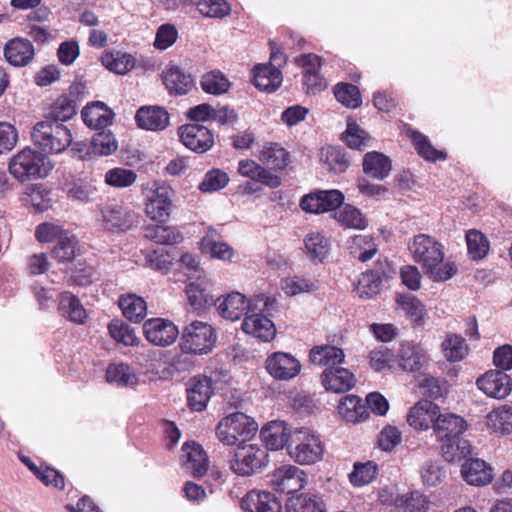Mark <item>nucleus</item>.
<instances>
[{
    "label": "nucleus",
    "mask_w": 512,
    "mask_h": 512,
    "mask_svg": "<svg viewBox=\"0 0 512 512\" xmlns=\"http://www.w3.org/2000/svg\"><path fill=\"white\" fill-rule=\"evenodd\" d=\"M78 252L77 238L70 232H67L57 241L53 249V257L60 263L71 262Z\"/></svg>",
    "instance_id": "a19ab883"
},
{
    "label": "nucleus",
    "mask_w": 512,
    "mask_h": 512,
    "mask_svg": "<svg viewBox=\"0 0 512 512\" xmlns=\"http://www.w3.org/2000/svg\"><path fill=\"white\" fill-rule=\"evenodd\" d=\"M287 512H326V505L319 494L292 496L286 503Z\"/></svg>",
    "instance_id": "f704fd0d"
},
{
    "label": "nucleus",
    "mask_w": 512,
    "mask_h": 512,
    "mask_svg": "<svg viewBox=\"0 0 512 512\" xmlns=\"http://www.w3.org/2000/svg\"><path fill=\"white\" fill-rule=\"evenodd\" d=\"M108 331L116 342L125 346H135L139 343L135 330L120 319L112 320L108 325Z\"/></svg>",
    "instance_id": "49530a36"
},
{
    "label": "nucleus",
    "mask_w": 512,
    "mask_h": 512,
    "mask_svg": "<svg viewBox=\"0 0 512 512\" xmlns=\"http://www.w3.org/2000/svg\"><path fill=\"white\" fill-rule=\"evenodd\" d=\"M143 333L151 344L160 347L173 344L179 335L177 326L164 318H152L145 321Z\"/></svg>",
    "instance_id": "f8f14e48"
},
{
    "label": "nucleus",
    "mask_w": 512,
    "mask_h": 512,
    "mask_svg": "<svg viewBox=\"0 0 512 512\" xmlns=\"http://www.w3.org/2000/svg\"><path fill=\"white\" fill-rule=\"evenodd\" d=\"M258 430L253 418L242 413H231L222 418L216 426L217 439L224 445H241L250 439Z\"/></svg>",
    "instance_id": "20e7f679"
},
{
    "label": "nucleus",
    "mask_w": 512,
    "mask_h": 512,
    "mask_svg": "<svg viewBox=\"0 0 512 512\" xmlns=\"http://www.w3.org/2000/svg\"><path fill=\"white\" fill-rule=\"evenodd\" d=\"M335 218L342 226L347 228L362 230L368 226L366 217L352 205L343 206L335 213Z\"/></svg>",
    "instance_id": "a18cd8bd"
},
{
    "label": "nucleus",
    "mask_w": 512,
    "mask_h": 512,
    "mask_svg": "<svg viewBox=\"0 0 512 512\" xmlns=\"http://www.w3.org/2000/svg\"><path fill=\"white\" fill-rule=\"evenodd\" d=\"M342 138L349 148L356 150L364 149L369 143L368 134L355 122L347 123V128L343 133Z\"/></svg>",
    "instance_id": "052dcab7"
},
{
    "label": "nucleus",
    "mask_w": 512,
    "mask_h": 512,
    "mask_svg": "<svg viewBox=\"0 0 512 512\" xmlns=\"http://www.w3.org/2000/svg\"><path fill=\"white\" fill-rule=\"evenodd\" d=\"M335 98L344 106L357 108L361 105V95L357 86L349 83H339L334 88Z\"/></svg>",
    "instance_id": "13d9d810"
},
{
    "label": "nucleus",
    "mask_w": 512,
    "mask_h": 512,
    "mask_svg": "<svg viewBox=\"0 0 512 512\" xmlns=\"http://www.w3.org/2000/svg\"><path fill=\"white\" fill-rule=\"evenodd\" d=\"M59 311L67 320L75 324H83L87 312L78 297L70 292H63L59 298Z\"/></svg>",
    "instance_id": "72a5a7b5"
},
{
    "label": "nucleus",
    "mask_w": 512,
    "mask_h": 512,
    "mask_svg": "<svg viewBox=\"0 0 512 512\" xmlns=\"http://www.w3.org/2000/svg\"><path fill=\"white\" fill-rule=\"evenodd\" d=\"M322 160L328 166V169L334 173L345 172L350 165L345 151L334 146L322 149Z\"/></svg>",
    "instance_id": "de8ad7c7"
},
{
    "label": "nucleus",
    "mask_w": 512,
    "mask_h": 512,
    "mask_svg": "<svg viewBox=\"0 0 512 512\" xmlns=\"http://www.w3.org/2000/svg\"><path fill=\"white\" fill-rule=\"evenodd\" d=\"M137 174L130 169L113 168L106 172L105 183L116 188H126L135 183Z\"/></svg>",
    "instance_id": "680f3d73"
},
{
    "label": "nucleus",
    "mask_w": 512,
    "mask_h": 512,
    "mask_svg": "<svg viewBox=\"0 0 512 512\" xmlns=\"http://www.w3.org/2000/svg\"><path fill=\"white\" fill-rule=\"evenodd\" d=\"M31 139L43 155L44 153L58 154L69 147L72 142V134L63 123L44 119L33 126Z\"/></svg>",
    "instance_id": "7ed1b4c3"
},
{
    "label": "nucleus",
    "mask_w": 512,
    "mask_h": 512,
    "mask_svg": "<svg viewBox=\"0 0 512 512\" xmlns=\"http://www.w3.org/2000/svg\"><path fill=\"white\" fill-rule=\"evenodd\" d=\"M304 244L307 254L313 259L322 260L329 252V241L319 232L308 234Z\"/></svg>",
    "instance_id": "4d7b16f0"
},
{
    "label": "nucleus",
    "mask_w": 512,
    "mask_h": 512,
    "mask_svg": "<svg viewBox=\"0 0 512 512\" xmlns=\"http://www.w3.org/2000/svg\"><path fill=\"white\" fill-rule=\"evenodd\" d=\"M322 384L326 390L335 393H344L350 390L355 384V377L348 369L336 367L331 370L325 369L321 375Z\"/></svg>",
    "instance_id": "a878e982"
},
{
    "label": "nucleus",
    "mask_w": 512,
    "mask_h": 512,
    "mask_svg": "<svg viewBox=\"0 0 512 512\" xmlns=\"http://www.w3.org/2000/svg\"><path fill=\"white\" fill-rule=\"evenodd\" d=\"M74 115H76V102L67 96H60L51 106L45 119L63 123Z\"/></svg>",
    "instance_id": "37998d69"
},
{
    "label": "nucleus",
    "mask_w": 512,
    "mask_h": 512,
    "mask_svg": "<svg viewBox=\"0 0 512 512\" xmlns=\"http://www.w3.org/2000/svg\"><path fill=\"white\" fill-rule=\"evenodd\" d=\"M201 87L206 93L218 95L228 91L230 82L221 72L212 71L203 75Z\"/></svg>",
    "instance_id": "bf43d9fd"
},
{
    "label": "nucleus",
    "mask_w": 512,
    "mask_h": 512,
    "mask_svg": "<svg viewBox=\"0 0 512 512\" xmlns=\"http://www.w3.org/2000/svg\"><path fill=\"white\" fill-rule=\"evenodd\" d=\"M4 55L13 66H26L34 57V46L28 39L14 38L5 45Z\"/></svg>",
    "instance_id": "b1692460"
},
{
    "label": "nucleus",
    "mask_w": 512,
    "mask_h": 512,
    "mask_svg": "<svg viewBox=\"0 0 512 512\" xmlns=\"http://www.w3.org/2000/svg\"><path fill=\"white\" fill-rule=\"evenodd\" d=\"M268 373L279 380H289L300 373L301 364L291 354L275 352L265 362Z\"/></svg>",
    "instance_id": "4468645a"
},
{
    "label": "nucleus",
    "mask_w": 512,
    "mask_h": 512,
    "mask_svg": "<svg viewBox=\"0 0 512 512\" xmlns=\"http://www.w3.org/2000/svg\"><path fill=\"white\" fill-rule=\"evenodd\" d=\"M322 441L309 428L294 429L290 435L289 456L301 465H311L322 459Z\"/></svg>",
    "instance_id": "39448f33"
},
{
    "label": "nucleus",
    "mask_w": 512,
    "mask_h": 512,
    "mask_svg": "<svg viewBox=\"0 0 512 512\" xmlns=\"http://www.w3.org/2000/svg\"><path fill=\"white\" fill-rule=\"evenodd\" d=\"M477 386L486 395L496 399H503L512 390V380L503 371L490 370L478 378Z\"/></svg>",
    "instance_id": "dca6fc26"
},
{
    "label": "nucleus",
    "mask_w": 512,
    "mask_h": 512,
    "mask_svg": "<svg viewBox=\"0 0 512 512\" xmlns=\"http://www.w3.org/2000/svg\"><path fill=\"white\" fill-rule=\"evenodd\" d=\"M391 169L390 158L382 153L368 152L363 158V171L372 178L383 180L389 175Z\"/></svg>",
    "instance_id": "473e14b6"
},
{
    "label": "nucleus",
    "mask_w": 512,
    "mask_h": 512,
    "mask_svg": "<svg viewBox=\"0 0 512 512\" xmlns=\"http://www.w3.org/2000/svg\"><path fill=\"white\" fill-rule=\"evenodd\" d=\"M378 474V466L373 461L355 463L353 471L349 474L350 482L357 487L370 484Z\"/></svg>",
    "instance_id": "8fccbe9b"
},
{
    "label": "nucleus",
    "mask_w": 512,
    "mask_h": 512,
    "mask_svg": "<svg viewBox=\"0 0 512 512\" xmlns=\"http://www.w3.org/2000/svg\"><path fill=\"white\" fill-rule=\"evenodd\" d=\"M282 289L289 296L311 292L318 289V281L301 277H290L282 281Z\"/></svg>",
    "instance_id": "e2e57ef3"
},
{
    "label": "nucleus",
    "mask_w": 512,
    "mask_h": 512,
    "mask_svg": "<svg viewBox=\"0 0 512 512\" xmlns=\"http://www.w3.org/2000/svg\"><path fill=\"white\" fill-rule=\"evenodd\" d=\"M219 314L228 320L236 321L247 312H252V304L239 292H232L225 297H219L215 301Z\"/></svg>",
    "instance_id": "6ab92c4d"
},
{
    "label": "nucleus",
    "mask_w": 512,
    "mask_h": 512,
    "mask_svg": "<svg viewBox=\"0 0 512 512\" xmlns=\"http://www.w3.org/2000/svg\"><path fill=\"white\" fill-rule=\"evenodd\" d=\"M253 82L258 89L273 92L281 85L282 74L272 64L258 65L254 69Z\"/></svg>",
    "instance_id": "2f4dec72"
},
{
    "label": "nucleus",
    "mask_w": 512,
    "mask_h": 512,
    "mask_svg": "<svg viewBox=\"0 0 512 512\" xmlns=\"http://www.w3.org/2000/svg\"><path fill=\"white\" fill-rule=\"evenodd\" d=\"M186 294L191 307L197 311L215 303L214 296L208 292L207 282H190Z\"/></svg>",
    "instance_id": "58836bf2"
},
{
    "label": "nucleus",
    "mask_w": 512,
    "mask_h": 512,
    "mask_svg": "<svg viewBox=\"0 0 512 512\" xmlns=\"http://www.w3.org/2000/svg\"><path fill=\"white\" fill-rule=\"evenodd\" d=\"M84 123L95 130L105 129L111 124L113 112L102 102H93L81 112Z\"/></svg>",
    "instance_id": "cd10ccee"
},
{
    "label": "nucleus",
    "mask_w": 512,
    "mask_h": 512,
    "mask_svg": "<svg viewBox=\"0 0 512 512\" xmlns=\"http://www.w3.org/2000/svg\"><path fill=\"white\" fill-rule=\"evenodd\" d=\"M488 426L496 432L508 434L512 431V408L503 406L494 409L487 416Z\"/></svg>",
    "instance_id": "09e8293b"
},
{
    "label": "nucleus",
    "mask_w": 512,
    "mask_h": 512,
    "mask_svg": "<svg viewBox=\"0 0 512 512\" xmlns=\"http://www.w3.org/2000/svg\"><path fill=\"white\" fill-rule=\"evenodd\" d=\"M440 408L429 400L417 402L407 415L408 424L418 430H427L435 426Z\"/></svg>",
    "instance_id": "a211bd4d"
},
{
    "label": "nucleus",
    "mask_w": 512,
    "mask_h": 512,
    "mask_svg": "<svg viewBox=\"0 0 512 512\" xmlns=\"http://www.w3.org/2000/svg\"><path fill=\"white\" fill-rule=\"evenodd\" d=\"M247 512H280L281 504L277 497L266 491H250L241 501Z\"/></svg>",
    "instance_id": "5701e85b"
},
{
    "label": "nucleus",
    "mask_w": 512,
    "mask_h": 512,
    "mask_svg": "<svg viewBox=\"0 0 512 512\" xmlns=\"http://www.w3.org/2000/svg\"><path fill=\"white\" fill-rule=\"evenodd\" d=\"M271 484L276 491L293 493L305 485V473L296 466H282L271 477Z\"/></svg>",
    "instance_id": "f3484780"
},
{
    "label": "nucleus",
    "mask_w": 512,
    "mask_h": 512,
    "mask_svg": "<svg viewBox=\"0 0 512 512\" xmlns=\"http://www.w3.org/2000/svg\"><path fill=\"white\" fill-rule=\"evenodd\" d=\"M338 412L347 422L352 423L364 420L367 415L366 406L355 395L345 396L338 405Z\"/></svg>",
    "instance_id": "4c0bfd02"
},
{
    "label": "nucleus",
    "mask_w": 512,
    "mask_h": 512,
    "mask_svg": "<svg viewBox=\"0 0 512 512\" xmlns=\"http://www.w3.org/2000/svg\"><path fill=\"white\" fill-rule=\"evenodd\" d=\"M268 462L266 448L257 444H241L229 460V467L237 475L249 476L265 467Z\"/></svg>",
    "instance_id": "6e6552de"
},
{
    "label": "nucleus",
    "mask_w": 512,
    "mask_h": 512,
    "mask_svg": "<svg viewBox=\"0 0 512 512\" xmlns=\"http://www.w3.org/2000/svg\"><path fill=\"white\" fill-rule=\"evenodd\" d=\"M187 403L191 410L203 411L214 393L212 379L207 376H195L187 383Z\"/></svg>",
    "instance_id": "ddd939ff"
},
{
    "label": "nucleus",
    "mask_w": 512,
    "mask_h": 512,
    "mask_svg": "<svg viewBox=\"0 0 512 512\" xmlns=\"http://www.w3.org/2000/svg\"><path fill=\"white\" fill-rule=\"evenodd\" d=\"M410 137L414 142L415 148L418 154L429 161H436L438 159H444L445 156L442 152L436 150L428 139L417 131H412Z\"/></svg>",
    "instance_id": "69168bd1"
},
{
    "label": "nucleus",
    "mask_w": 512,
    "mask_h": 512,
    "mask_svg": "<svg viewBox=\"0 0 512 512\" xmlns=\"http://www.w3.org/2000/svg\"><path fill=\"white\" fill-rule=\"evenodd\" d=\"M123 315L130 321L138 323L144 319L147 312L146 302L136 295L123 296L119 300Z\"/></svg>",
    "instance_id": "ea45409f"
},
{
    "label": "nucleus",
    "mask_w": 512,
    "mask_h": 512,
    "mask_svg": "<svg viewBox=\"0 0 512 512\" xmlns=\"http://www.w3.org/2000/svg\"><path fill=\"white\" fill-rule=\"evenodd\" d=\"M96 220L103 230L111 232L127 231L137 222L135 213L117 202L103 204L99 208Z\"/></svg>",
    "instance_id": "9d476101"
},
{
    "label": "nucleus",
    "mask_w": 512,
    "mask_h": 512,
    "mask_svg": "<svg viewBox=\"0 0 512 512\" xmlns=\"http://www.w3.org/2000/svg\"><path fill=\"white\" fill-rule=\"evenodd\" d=\"M167 90L175 95L186 94L193 87V79L178 66H171L163 72Z\"/></svg>",
    "instance_id": "7c9ffc66"
},
{
    "label": "nucleus",
    "mask_w": 512,
    "mask_h": 512,
    "mask_svg": "<svg viewBox=\"0 0 512 512\" xmlns=\"http://www.w3.org/2000/svg\"><path fill=\"white\" fill-rule=\"evenodd\" d=\"M106 380L118 386H130L137 383V377L132 369L123 363L109 365Z\"/></svg>",
    "instance_id": "3c124183"
},
{
    "label": "nucleus",
    "mask_w": 512,
    "mask_h": 512,
    "mask_svg": "<svg viewBox=\"0 0 512 512\" xmlns=\"http://www.w3.org/2000/svg\"><path fill=\"white\" fill-rule=\"evenodd\" d=\"M421 478L425 485L436 486L445 478V471L440 461H426L421 468Z\"/></svg>",
    "instance_id": "774afa93"
},
{
    "label": "nucleus",
    "mask_w": 512,
    "mask_h": 512,
    "mask_svg": "<svg viewBox=\"0 0 512 512\" xmlns=\"http://www.w3.org/2000/svg\"><path fill=\"white\" fill-rule=\"evenodd\" d=\"M289 159V152L278 143L266 142L259 151V160L271 169L283 170Z\"/></svg>",
    "instance_id": "c756f323"
},
{
    "label": "nucleus",
    "mask_w": 512,
    "mask_h": 512,
    "mask_svg": "<svg viewBox=\"0 0 512 512\" xmlns=\"http://www.w3.org/2000/svg\"><path fill=\"white\" fill-rule=\"evenodd\" d=\"M148 190L146 214L157 221H165L169 218L173 208L174 191L165 182L152 181L147 183Z\"/></svg>",
    "instance_id": "1a4fd4ad"
},
{
    "label": "nucleus",
    "mask_w": 512,
    "mask_h": 512,
    "mask_svg": "<svg viewBox=\"0 0 512 512\" xmlns=\"http://www.w3.org/2000/svg\"><path fill=\"white\" fill-rule=\"evenodd\" d=\"M145 237L164 245H173L182 240V235L175 228L165 225L148 226L145 230Z\"/></svg>",
    "instance_id": "c03bdc74"
},
{
    "label": "nucleus",
    "mask_w": 512,
    "mask_h": 512,
    "mask_svg": "<svg viewBox=\"0 0 512 512\" xmlns=\"http://www.w3.org/2000/svg\"><path fill=\"white\" fill-rule=\"evenodd\" d=\"M466 243L468 254L473 260H480L488 253V240L480 231H468L466 234Z\"/></svg>",
    "instance_id": "6e6d98bb"
},
{
    "label": "nucleus",
    "mask_w": 512,
    "mask_h": 512,
    "mask_svg": "<svg viewBox=\"0 0 512 512\" xmlns=\"http://www.w3.org/2000/svg\"><path fill=\"white\" fill-rule=\"evenodd\" d=\"M409 251L413 259L435 281L448 280L456 273V268L453 264H442L444 248L440 242L429 235H416L409 243Z\"/></svg>",
    "instance_id": "f257e3e1"
},
{
    "label": "nucleus",
    "mask_w": 512,
    "mask_h": 512,
    "mask_svg": "<svg viewBox=\"0 0 512 512\" xmlns=\"http://www.w3.org/2000/svg\"><path fill=\"white\" fill-rule=\"evenodd\" d=\"M466 429L467 423L462 417L439 413L433 430L447 461H459L470 453V444L462 438Z\"/></svg>",
    "instance_id": "f03ea898"
},
{
    "label": "nucleus",
    "mask_w": 512,
    "mask_h": 512,
    "mask_svg": "<svg viewBox=\"0 0 512 512\" xmlns=\"http://www.w3.org/2000/svg\"><path fill=\"white\" fill-rule=\"evenodd\" d=\"M445 357L449 361H460L468 353V346L465 339L460 335H449L442 343Z\"/></svg>",
    "instance_id": "864d4df0"
},
{
    "label": "nucleus",
    "mask_w": 512,
    "mask_h": 512,
    "mask_svg": "<svg viewBox=\"0 0 512 512\" xmlns=\"http://www.w3.org/2000/svg\"><path fill=\"white\" fill-rule=\"evenodd\" d=\"M182 143L190 150L197 153L208 151L214 144L211 131L200 124H187L180 128Z\"/></svg>",
    "instance_id": "2eb2a0df"
},
{
    "label": "nucleus",
    "mask_w": 512,
    "mask_h": 512,
    "mask_svg": "<svg viewBox=\"0 0 512 512\" xmlns=\"http://www.w3.org/2000/svg\"><path fill=\"white\" fill-rule=\"evenodd\" d=\"M461 474L468 484L475 486L486 485L493 479L491 467L480 459H468L462 465Z\"/></svg>",
    "instance_id": "bb28decb"
},
{
    "label": "nucleus",
    "mask_w": 512,
    "mask_h": 512,
    "mask_svg": "<svg viewBox=\"0 0 512 512\" xmlns=\"http://www.w3.org/2000/svg\"><path fill=\"white\" fill-rule=\"evenodd\" d=\"M424 355L420 347L404 344L400 350V365L404 370L417 371L421 368Z\"/></svg>",
    "instance_id": "5fc2aeb1"
},
{
    "label": "nucleus",
    "mask_w": 512,
    "mask_h": 512,
    "mask_svg": "<svg viewBox=\"0 0 512 512\" xmlns=\"http://www.w3.org/2000/svg\"><path fill=\"white\" fill-rule=\"evenodd\" d=\"M398 309L412 320L416 325L421 326L427 316L425 306L412 294H399L396 297Z\"/></svg>",
    "instance_id": "c9c22d12"
},
{
    "label": "nucleus",
    "mask_w": 512,
    "mask_h": 512,
    "mask_svg": "<svg viewBox=\"0 0 512 512\" xmlns=\"http://www.w3.org/2000/svg\"><path fill=\"white\" fill-rule=\"evenodd\" d=\"M135 120L142 129L159 131L169 125V114L161 106H143L136 112Z\"/></svg>",
    "instance_id": "4be33fe9"
},
{
    "label": "nucleus",
    "mask_w": 512,
    "mask_h": 512,
    "mask_svg": "<svg viewBox=\"0 0 512 512\" xmlns=\"http://www.w3.org/2000/svg\"><path fill=\"white\" fill-rule=\"evenodd\" d=\"M92 138V150L95 154L108 156L116 151L117 142L110 131L98 130Z\"/></svg>",
    "instance_id": "0e129e2a"
},
{
    "label": "nucleus",
    "mask_w": 512,
    "mask_h": 512,
    "mask_svg": "<svg viewBox=\"0 0 512 512\" xmlns=\"http://www.w3.org/2000/svg\"><path fill=\"white\" fill-rule=\"evenodd\" d=\"M382 280L378 272L367 271L361 274L355 291L360 298L370 299L379 294Z\"/></svg>",
    "instance_id": "79ce46f5"
},
{
    "label": "nucleus",
    "mask_w": 512,
    "mask_h": 512,
    "mask_svg": "<svg viewBox=\"0 0 512 512\" xmlns=\"http://www.w3.org/2000/svg\"><path fill=\"white\" fill-rule=\"evenodd\" d=\"M182 465L183 468L194 477H200L206 474L209 461L203 448L196 443H185L182 447Z\"/></svg>",
    "instance_id": "aec40b11"
},
{
    "label": "nucleus",
    "mask_w": 512,
    "mask_h": 512,
    "mask_svg": "<svg viewBox=\"0 0 512 512\" xmlns=\"http://www.w3.org/2000/svg\"><path fill=\"white\" fill-rule=\"evenodd\" d=\"M242 330L265 342L272 340L276 334L274 323L262 313L247 315L242 323Z\"/></svg>",
    "instance_id": "393cba45"
},
{
    "label": "nucleus",
    "mask_w": 512,
    "mask_h": 512,
    "mask_svg": "<svg viewBox=\"0 0 512 512\" xmlns=\"http://www.w3.org/2000/svg\"><path fill=\"white\" fill-rule=\"evenodd\" d=\"M344 201L338 190H319L302 197L300 207L308 213L320 214L339 208Z\"/></svg>",
    "instance_id": "9b49d317"
},
{
    "label": "nucleus",
    "mask_w": 512,
    "mask_h": 512,
    "mask_svg": "<svg viewBox=\"0 0 512 512\" xmlns=\"http://www.w3.org/2000/svg\"><path fill=\"white\" fill-rule=\"evenodd\" d=\"M309 358L313 364L332 370L344 362L345 355L343 350L336 346L321 345L311 349Z\"/></svg>",
    "instance_id": "c85d7f7f"
},
{
    "label": "nucleus",
    "mask_w": 512,
    "mask_h": 512,
    "mask_svg": "<svg viewBox=\"0 0 512 512\" xmlns=\"http://www.w3.org/2000/svg\"><path fill=\"white\" fill-rule=\"evenodd\" d=\"M197 10L205 17L223 18L229 14L230 7L225 0H201Z\"/></svg>",
    "instance_id": "338daca9"
},
{
    "label": "nucleus",
    "mask_w": 512,
    "mask_h": 512,
    "mask_svg": "<svg viewBox=\"0 0 512 512\" xmlns=\"http://www.w3.org/2000/svg\"><path fill=\"white\" fill-rule=\"evenodd\" d=\"M52 169L47 158L40 152L25 148L12 157L9 172L21 182L44 178Z\"/></svg>",
    "instance_id": "423d86ee"
},
{
    "label": "nucleus",
    "mask_w": 512,
    "mask_h": 512,
    "mask_svg": "<svg viewBox=\"0 0 512 512\" xmlns=\"http://www.w3.org/2000/svg\"><path fill=\"white\" fill-rule=\"evenodd\" d=\"M215 343L216 335L212 326L194 321L183 329L180 347L184 354L202 355L209 353Z\"/></svg>",
    "instance_id": "0eeeda50"
},
{
    "label": "nucleus",
    "mask_w": 512,
    "mask_h": 512,
    "mask_svg": "<svg viewBox=\"0 0 512 512\" xmlns=\"http://www.w3.org/2000/svg\"><path fill=\"white\" fill-rule=\"evenodd\" d=\"M67 196L73 201L90 202L96 195V187L91 181L81 178H72L64 187Z\"/></svg>",
    "instance_id": "e433bc0d"
},
{
    "label": "nucleus",
    "mask_w": 512,
    "mask_h": 512,
    "mask_svg": "<svg viewBox=\"0 0 512 512\" xmlns=\"http://www.w3.org/2000/svg\"><path fill=\"white\" fill-rule=\"evenodd\" d=\"M293 430L284 421H271L260 431L262 441L270 450H280L285 446L289 450L290 435Z\"/></svg>",
    "instance_id": "412c9836"
},
{
    "label": "nucleus",
    "mask_w": 512,
    "mask_h": 512,
    "mask_svg": "<svg viewBox=\"0 0 512 512\" xmlns=\"http://www.w3.org/2000/svg\"><path fill=\"white\" fill-rule=\"evenodd\" d=\"M102 64L110 71L125 74L134 67L135 60L130 54L107 53L102 57Z\"/></svg>",
    "instance_id": "603ef678"
}]
</instances>
